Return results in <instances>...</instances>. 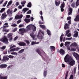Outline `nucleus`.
Returning a JSON list of instances; mask_svg holds the SVG:
<instances>
[{"mask_svg":"<svg viewBox=\"0 0 79 79\" xmlns=\"http://www.w3.org/2000/svg\"><path fill=\"white\" fill-rule=\"evenodd\" d=\"M64 61L65 63H69V64L72 66H74L76 64L75 61L74 60L72 59V57L69 54H67L64 58Z\"/></svg>","mask_w":79,"mask_h":79,"instance_id":"obj_1","label":"nucleus"},{"mask_svg":"<svg viewBox=\"0 0 79 79\" xmlns=\"http://www.w3.org/2000/svg\"><path fill=\"white\" fill-rule=\"evenodd\" d=\"M29 31V28L28 25L27 27V28L26 29L24 28H20L19 29V32H23V33H25V32H26Z\"/></svg>","mask_w":79,"mask_h":79,"instance_id":"obj_2","label":"nucleus"},{"mask_svg":"<svg viewBox=\"0 0 79 79\" xmlns=\"http://www.w3.org/2000/svg\"><path fill=\"white\" fill-rule=\"evenodd\" d=\"M73 55L77 60L78 63H79V55L76 52H73Z\"/></svg>","mask_w":79,"mask_h":79,"instance_id":"obj_3","label":"nucleus"},{"mask_svg":"<svg viewBox=\"0 0 79 79\" xmlns=\"http://www.w3.org/2000/svg\"><path fill=\"white\" fill-rule=\"evenodd\" d=\"M2 41L3 43L6 44H8V40L6 36H4L2 39Z\"/></svg>","mask_w":79,"mask_h":79,"instance_id":"obj_4","label":"nucleus"},{"mask_svg":"<svg viewBox=\"0 0 79 79\" xmlns=\"http://www.w3.org/2000/svg\"><path fill=\"white\" fill-rule=\"evenodd\" d=\"M28 28H29V30H31V29H33V31H36V27H35V26L34 25L30 24V25H28Z\"/></svg>","mask_w":79,"mask_h":79,"instance_id":"obj_5","label":"nucleus"},{"mask_svg":"<svg viewBox=\"0 0 79 79\" xmlns=\"http://www.w3.org/2000/svg\"><path fill=\"white\" fill-rule=\"evenodd\" d=\"M9 60H10V59L8 57V55H6L3 57V59L2 60V61L4 62H6V61H8Z\"/></svg>","mask_w":79,"mask_h":79,"instance_id":"obj_6","label":"nucleus"},{"mask_svg":"<svg viewBox=\"0 0 79 79\" xmlns=\"http://www.w3.org/2000/svg\"><path fill=\"white\" fill-rule=\"evenodd\" d=\"M7 37L9 38V41H11L13 40V33H10L7 34Z\"/></svg>","mask_w":79,"mask_h":79,"instance_id":"obj_7","label":"nucleus"},{"mask_svg":"<svg viewBox=\"0 0 79 79\" xmlns=\"http://www.w3.org/2000/svg\"><path fill=\"white\" fill-rule=\"evenodd\" d=\"M59 53L60 55H63L65 54V51L62 48L59 50Z\"/></svg>","mask_w":79,"mask_h":79,"instance_id":"obj_8","label":"nucleus"},{"mask_svg":"<svg viewBox=\"0 0 79 79\" xmlns=\"http://www.w3.org/2000/svg\"><path fill=\"white\" fill-rule=\"evenodd\" d=\"M36 52H37V53H38L39 55H40V56H42V58H43V60H44V58L43 56H42V55L41 54V52H40V50L39 49H37L36 50Z\"/></svg>","mask_w":79,"mask_h":79,"instance_id":"obj_9","label":"nucleus"},{"mask_svg":"<svg viewBox=\"0 0 79 79\" xmlns=\"http://www.w3.org/2000/svg\"><path fill=\"white\" fill-rule=\"evenodd\" d=\"M37 37H38L39 39H40V40H42V39H44V37H43V36L42 35H41L40 32H39L38 33V34L37 35Z\"/></svg>","mask_w":79,"mask_h":79,"instance_id":"obj_10","label":"nucleus"},{"mask_svg":"<svg viewBox=\"0 0 79 79\" xmlns=\"http://www.w3.org/2000/svg\"><path fill=\"white\" fill-rule=\"evenodd\" d=\"M7 65L6 64H2L0 65V68L1 69H5L6 68Z\"/></svg>","mask_w":79,"mask_h":79,"instance_id":"obj_11","label":"nucleus"},{"mask_svg":"<svg viewBox=\"0 0 79 79\" xmlns=\"http://www.w3.org/2000/svg\"><path fill=\"white\" fill-rule=\"evenodd\" d=\"M20 48H13L10 50V52H13V51H18V50H19V49H20Z\"/></svg>","mask_w":79,"mask_h":79,"instance_id":"obj_12","label":"nucleus"},{"mask_svg":"<svg viewBox=\"0 0 79 79\" xmlns=\"http://www.w3.org/2000/svg\"><path fill=\"white\" fill-rule=\"evenodd\" d=\"M3 74L2 73L0 74V79H7L8 77L6 76L5 77H3Z\"/></svg>","mask_w":79,"mask_h":79,"instance_id":"obj_13","label":"nucleus"},{"mask_svg":"<svg viewBox=\"0 0 79 79\" xmlns=\"http://www.w3.org/2000/svg\"><path fill=\"white\" fill-rule=\"evenodd\" d=\"M6 16H7V15L6 14V12H5L4 13L2 14V19H5V18H6Z\"/></svg>","mask_w":79,"mask_h":79,"instance_id":"obj_14","label":"nucleus"},{"mask_svg":"<svg viewBox=\"0 0 79 79\" xmlns=\"http://www.w3.org/2000/svg\"><path fill=\"white\" fill-rule=\"evenodd\" d=\"M19 45L20 46H25L26 45V44L23 42H20L18 43Z\"/></svg>","mask_w":79,"mask_h":79,"instance_id":"obj_15","label":"nucleus"},{"mask_svg":"<svg viewBox=\"0 0 79 79\" xmlns=\"http://www.w3.org/2000/svg\"><path fill=\"white\" fill-rule=\"evenodd\" d=\"M75 21L78 22L79 21V15H77L76 17L74 19Z\"/></svg>","mask_w":79,"mask_h":79,"instance_id":"obj_16","label":"nucleus"},{"mask_svg":"<svg viewBox=\"0 0 79 79\" xmlns=\"http://www.w3.org/2000/svg\"><path fill=\"white\" fill-rule=\"evenodd\" d=\"M64 29H65V30L69 29V24L67 23H65L64 25Z\"/></svg>","mask_w":79,"mask_h":79,"instance_id":"obj_17","label":"nucleus"},{"mask_svg":"<svg viewBox=\"0 0 79 79\" xmlns=\"http://www.w3.org/2000/svg\"><path fill=\"white\" fill-rule=\"evenodd\" d=\"M7 14L9 15H12V10H10V9H8L6 12Z\"/></svg>","mask_w":79,"mask_h":79,"instance_id":"obj_18","label":"nucleus"},{"mask_svg":"<svg viewBox=\"0 0 79 79\" xmlns=\"http://www.w3.org/2000/svg\"><path fill=\"white\" fill-rule=\"evenodd\" d=\"M69 12L68 13V15H71L72 14V13L73 12V9H72L71 7H70L69 8Z\"/></svg>","mask_w":79,"mask_h":79,"instance_id":"obj_19","label":"nucleus"},{"mask_svg":"<svg viewBox=\"0 0 79 79\" xmlns=\"http://www.w3.org/2000/svg\"><path fill=\"white\" fill-rule=\"evenodd\" d=\"M24 21L27 24L28 23H29L30 21H31V19H25Z\"/></svg>","mask_w":79,"mask_h":79,"instance_id":"obj_20","label":"nucleus"},{"mask_svg":"<svg viewBox=\"0 0 79 79\" xmlns=\"http://www.w3.org/2000/svg\"><path fill=\"white\" fill-rule=\"evenodd\" d=\"M31 37L32 38L33 40H34V38H35V35H34V33H31L30 34Z\"/></svg>","mask_w":79,"mask_h":79,"instance_id":"obj_21","label":"nucleus"},{"mask_svg":"<svg viewBox=\"0 0 79 79\" xmlns=\"http://www.w3.org/2000/svg\"><path fill=\"white\" fill-rule=\"evenodd\" d=\"M50 48L51 51H54L55 50V46H51L50 47Z\"/></svg>","mask_w":79,"mask_h":79,"instance_id":"obj_22","label":"nucleus"},{"mask_svg":"<svg viewBox=\"0 0 79 79\" xmlns=\"http://www.w3.org/2000/svg\"><path fill=\"white\" fill-rule=\"evenodd\" d=\"M71 46H73V47H77V43H76L74 42L72 43L71 44Z\"/></svg>","mask_w":79,"mask_h":79,"instance_id":"obj_23","label":"nucleus"},{"mask_svg":"<svg viewBox=\"0 0 79 79\" xmlns=\"http://www.w3.org/2000/svg\"><path fill=\"white\" fill-rule=\"evenodd\" d=\"M60 3H61V2L60 1H59L58 2L55 1V4L56 6H59V5L60 4Z\"/></svg>","mask_w":79,"mask_h":79,"instance_id":"obj_24","label":"nucleus"},{"mask_svg":"<svg viewBox=\"0 0 79 79\" xmlns=\"http://www.w3.org/2000/svg\"><path fill=\"white\" fill-rule=\"evenodd\" d=\"M76 33H74L73 35V37H77L78 36V33L77 31H76Z\"/></svg>","mask_w":79,"mask_h":79,"instance_id":"obj_25","label":"nucleus"},{"mask_svg":"<svg viewBox=\"0 0 79 79\" xmlns=\"http://www.w3.org/2000/svg\"><path fill=\"white\" fill-rule=\"evenodd\" d=\"M29 10V9L26 8H24L22 10V11H24V14L25 12H26L27 11Z\"/></svg>","mask_w":79,"mask_h":79,"instance_id":"obj_26","label":"nucleus"},{"mask_svg":"<svg viewBox=\"0 0 79 79\" xmlns=\"http://www.w3.org/2000/svg\"><path fill=\"white\" fill-rule=\"evenodd\" d=\"M3 32H9V30H7L6 29V28H3L2 29Z\"/></svg>","mask_w":79,"mask_h":79,"instance_id":"obj_27","label":"nucleus"},{"mask_svg":"<svg viewBox=\"0 0 79 79\" xmlns=\"http://www.w3.org/2000/svg\"><path fill=\"white\" fill-rule=\"evenodd\" d=\"M27 6L28 8H31V6H32V4L31 3V2H29L27 5Z\"/></svg>","mask_w":79,"mask_h":79,"instance_id":"obj_28","label":"nucleus"},{"mask_svg":"<svg viewBox=\"0 0 79 79\" xmlns=\"http://www.w3.org/2000/svg\"><path fill=\"white\" fill-rule=\"evenodd\" d=\"M65 5V4L64 3V2H63V3L61 4L60 6V8H64V6Z\"/></svg>","mask_w":79,"mask_h":79,"instance_id":"obj_29","label":"nucleus"},{"mask_svg":"<svg viewBox=\"0 0 79 79\" xmlns=\"http://www.w3.org/2000/svg\"><path fill=\"white\" fill-rule=\"evenodd\" d=\"M12 2H13V1L11 0L7 4V6L8 7L9 6H10V5H11V4L12 3Z\"/></svg>","mask_w":79,"mask_h":79,"instance_id":"obj_30","label":"nucleus"},{"mask_svg":"<svg viewBox=\"0 0 79 79\" xmlns=\"http://www.w3.org/2000/svg\"><path fill=\"white\" fill-rule=\"evenodd\" d=\"M47 72L46 71H44V77H46V76L47 75Z\"/></svg>","mask_w":79,"mask_h":79,"instance_id":"obj_31","label":"nucleus"},{"mask_svg":"<svg viewBox=\"0 0 79 79\" xmlns=\"http://www.w3.org/2000/svg\"><path fill=\"white\" fill-rule=\"evenodd\" d=\"M24 51V49H22L20 50L19 52H18L19 53H23Z\"/></svg>","mask_w":79,"mask_h":79,"instance_id":"obj_32","label":"nucleus"},{"mask_svg":"<svg viewBox=\"0 0 79 79\" xmlns=\"http://www.w3.org/2000/svg\"><path fill=\"white\" fill-rule=\"evenodd\" d=\"M79 5V0H77L76 3V6H78Z\"/></svg>","mask_w":79,"mask_h":79,"instance_id":"obj_33","label":"nucleus"},{"mask_svg":"<svg viewBox=\"0 0 79 79\" xmlns=\"http://www.w3.org/2000/svg\"><path fill=\"white\" fill-rule=\"evenodd\" d=\"M47 33L48 35H51V32H50V31L49 30H47Z\"/></svg>","mask_w":79,"mask_h":79,"instance_id":"obj_34","label":"nucleus"},{"mask_svg":"<svg viewBox=\"0 0 79 79\" xmlns=\"http://www.w3.org/2000/svg\"><path fill=\"white\" fill-rule=\"evenodd\" d=\"M75 5L76 4L74 2H73L72 4H71V6H72L73 8H75Z\"/></svg>","mask_w":79,"mask_h":79,"instance_id":"obj_35","label":"nucleus"},{"mask_svg":"<svg viewBox=\"0 0 79 79\" xmlns=\"http://www.w3.org/2000/svg\"><path fill=\"white\" fill-rule=\"evenodd\" d=\"M40 27H41L42 29H45V26L44 25H40Z\"/></svg>","mask_w":79,"mask_h":79,"instance_id":"obj_36","label":"nucleus"},{"mask_svg":"<svg viewBox=\"0 0 79 79\" xmlns=\"http://www.w3.org/2000/svg\"><path fill=\"white\" fill-rule=\"evenodd\" d=\"M24 42H26L27 44H28L29 45V44H30V42L29 40H24Z\"/></svg>","mask_w":79,"mask_h":79,"instance_id":"obj_37","label":"nucleus"},{"mask_svg":"<svg viewBox=\"0 0 79 79\" xmlns=\"http://www.w3.org/2000/svg\"><path fill=\"white\" fill-rule=\"evenodd\" d=\"M69 42H65L64 44L65 46L67 47V46L68 45H69Z\"/></svg>","mask_w":79,"mask_h":79,"instance_id":"obj_38","label":"nucleus"},{"mask_svg":"<svg viewBox=\"0 0 79 79\" xmlns=\"http://www.w3.org/2000/svg\"><path fill=\"white\" fill-rule=\"evenodd\" d=\"M5 9H6L5 8H2L0 11V13H2L3 12V11H5Z\"/></svg>","mask_w":79,"mask_h":79,"instance_id":"obj_39","label":"nucleus"},{"mask_svg":"<svg viewBox=\"0 0 79 79\" xmlns=\"http://www.w3.org/2000/svg\"><path fill=\"white\" fill-rule=\"evenodd\" d=\"M68 71H67L66 73V76L64 79H67V78L68 77Z\"/></svg>","mask_w":79,"mask_h":79,"instance_id":"obj_40","label":"nucleus"},{"mask_svg":"<svg viewBox=\"0 0 79 79\" xmlns=\"http://www.w3.org/2000/svg\"><path fill=\"white\" fill-rule=\"evenodd\" d=\"M8 58H14V56H12L11 55H10L8 56Z\"/></svg>","mask_w":79,"mask_h":79,"instance_id":"obj_41","label":"nucleus"},{"mask_svg":"<svg viewBox=\"0 0 79 79\" xmlns=\"http://www.w3.org/2000/svg\"><path fill=\"white\" fill-rule=\"evenodd\" d=\"M77 68V67H75L73 69V71H74V74H76V71Z\"/></svg>","mask_w":79,"mask_h":79,"instance_id":"obj_42","label":"nucleus"},{"mask_svg":"<svg viewBox=\"0 0 79 79\" xmlns=\"http://www.w3.org/2000/svg\"><path fill=\"white\" fill-rule=\"evenodd\" d=\"M18 16H19V19H21L22 18H23V15H18Z\"/></svg>","mask_w":79,"mask_h":79,"instance_id":"obj_43","label":"nucleus"},{"mask_svg":"<svg viewBox=\"0 0 79 79\" xmlns=\"http://www.w3.org/2000/svg\"><path fill=\"white\" fill-rule=\"evenodd\" d=\"M71 50L72 51H76V49L75 48H71Z\"/></svg>","mask_w":79,"mask_h":79,"instance_id":"obj_44","label":"nucleus"},{"mask_svg":"<svg viewBox=\"0 0 79 79\" xmlns=\"http://www.w3.org/2000/svg\"><path fill=\"white\" fill-rule=\"evenodd\" d=\"M26 3V2L25 1H24L21 2V5H23V4H25Z\"/></svg>","mask_w":79,"mask_h":79,"instance_id":"obj_45","label":"nucleus"},{"mask_svg":"<svg viewBox=\"0 0 79 79\" xmlns=\"http://www.w3.org/2000/svg\"><path fill=\"white\" fill-rule=\"evenodd\" d=\"M11 26L12 27H16L17 26V25L16 24H14L12 25H11Z\"/></svg>","mask_w":79,"mask_h":79,"instance_id":"obj_46","label":"nucleus"},{"mask_svg":"<svg viewBox=\"0 0 79 79\" xmlns=\"http://www.w3.org/2000/svg\"><path fill=\"white\" fill-rule=\"evenodd\" d=\"M67 21H69V20H71V17H67Z\"/></svg>","mask_w":79,"mask_h":79,"instance_id":"obj_47","label":"nucleus"},{"mask_svg":"<svg viewBox=\"0 0 79 79\" xmlns=\"http://www.w3.org/2000/svg\"><path fill=\"white\" fill-rule=\"evenodd\" d=\"M35 44H36V42H32L31 43V45H35Z\"/></svg>","mask_w":79,"mask_h":79,"instance_id":"obj_48","label":"nucleus"},{"mask_svg":"<svg viewBox=\"0 0 79 79\" xmlns=\"http://www.w3.org/2000/svg\"><path fill=\"white\" fill-rule=\"evenodd\" d=\"M40 32H41V34H42L43 35H44V32L42 30H40Z\"/></svg>","mask_w":79,"mask_h":79,"instance_id":"obj_49","label":"nucleus"},{"mask_svg":"<svg viewBox=\"0 0 79 79\" xmlns=\"http://www.w3.org/2000/svg\"><path fill=\"white\" fill-rule=\"evenodd\" d=\"M74 78L73 77V75H71L69 79H73Z\"/></svg>","mask_w":79,"mask_h":79,"instance_id":"obj_50","label":"nucleus"},{"mask_svg":"<svg viewBox=\"0 0 79 79\" xmlns=\"http://www.w3.org/2000/svg\"><path fill=\"white\" fill-rule=\"evenodd\" d=\"M63 37H61V36H60V41L61 42H62V40H63Z\"/></svg>","mask_w":79,"mask_h":79,"instance_id":"obj_51","label":"nucleus"},{"mask_svg":"<svg viewBox=\"0 0 79 79\" xmlns=\"http://www.w3.org/2000/svg\"><path fill=\"white\" fill-rule=\"evenodd\" d=\"M18 8L19 9H22L23 8V7L22 6L19 5L18 6Z\"/></svg>","mask_w":79,"mask_h":79,"instance_id":"obj_52","label":"nucleus"},{"mask_svg":"<svg viewBox=\"0 0 79 79\" xmlns=\"http://www.w3.org/2000/svg\"><path fill=\"white\" fill-rule=\"evenodd\" d=\"M3 53L4 55H6L7 54V51H5L3 52Z\"/></svg>","mask_w":79,"mask_h":79,"instance_id":"obj_53","label":"nucleus"},{"mask_svg":"<svg viewBox=\"0 0 79 79\" xmlns=\"http://www.w3.org/2000/svg\"><path fill=\"white\" fill-rule=\"evenodd\" d=\"M31 10H30L28 11L27 13V14H31Z\"/></svg>","mask_w":79,"mask_h":79,"instance_id":"obj_54","label":"nucleus"},{"mask_svg":"<svg viewBox=\"0 0 79 79\" xmlns=\"http://www.w3.org/2000/svg\"><path fill=\"white\" fill-rule=\"evenodd\" d=\"M8 2V1H6L4 4L3 5V6H5L6 4H7V3Z\"/></svg>","mask_w":79,"mask_h":79,"instance_id":"obj_55","label":"nucleus"},{"mask_svg":"<svg viewBox=\"0 0 79 79\" xmlns=\"http://www.w3.org/2000/svg\"><path fill=\"white\" fill-rule=\"evenodd\" d=\"M17 30H18V29L17 28H15L13 30V32H16V31Z\"/></svg>","mask_w":79,"mask_h":79,"instance_id":"obj_56","label":"nucleus"},{"mask_svg":"<svg viewBox=\"0 0 79 79\" xmlns=\"http://www.w3.org/2000/svg\"><path fill=\"white\" fill-rule=\"evenodd\" d=\"M70 32V31L69 30H67L66 31V33H67V34H68L69 33V32Z\"/></svg>","mask_w":79,"mask_h":79,"instance_id":"obj_57","label":"nucleus"},{"mask_svg":"<svg viewBox=\"0 0 79 79\" xmlns=\"http://www.w3.org/2000/svg\"><path fill=\"white\" fill-rule=\"evenodd\" d=\"M15 19H19V17L18 16V15H17V16H16L15 17Z\"/></svg>","mask_w":79,"mask_h":79,"instance_id":"obj_58","label":"nucleus"},{"mask_svg":"<svg viewBox=\"0 0 79 79\" xmlns=\"http://www.w3.org/2000/svg\"><path fill=\"white\" fill-rule=\"evenodd\" d=\"M39 24H44V22H42L41 21H39Z\"/></svg>","mask_w":79,"mask_h":79,"instance_id":"obj_59","label":"nucleus"},{"mask_svg":"<svg viewBox=\"0 0 79 79\" xmlns=\"http://www.w3.org/2000/svg\"><path fill=\"white\" fill-rule=\"evenodd\" d=\"M9 26L8 25H5L3 26V28H6V27H8Z\"/></svg>","mask_w":79,"mask_h":79,"instance_id":"obj_60","label":"nucleus"},{"mask_svg":"<svg viewBox=\"0 0 79 79\" xmlns=\"http://www.w3.org/2000/svg\"><path fill=\"white\" fill-rule=\"evenodd\" d=\"M21 20H19L17 22V24H19V23H21Z\"/></svg>","mask_w":79,"mask_h":79,"instance_id":"obj_61","label":"nucleus"},{"mask_svg":"<svg viewBox=\"0 0 79 79\" xmlns=\"http://www.w3.org/2000/svg\"><path fill=\"white\" fill-rule=\"evenodd\" d=\"M60 8L61 11L62 12H63V11H64V9H63V8L60 7Z\"/></svg>","mask_w":79,"mask_h":79,"instance_id":"obj_62","label":"nucleus"},{"mask_svg":"<svg viewBox=\"0 0 79 79\" xmlns=\"http://www.w3.org/2000/svg\"><path fill=\"white\" fill-rule=\"evenodd\" d=\"M71 34L69 33L67 35V37H71Z\"/></svg>","mask_w":79,"mask_h":79,"instance_id":"obj_63","label":"nucleus"},{"mask_svg":"<svg viewBox=\"0 0 79 79\" xmlns=\"http://www.w3.org/2000/svg\"><path fill=\"white\" fill-rule=\"evenodd\" d=\"M27 18H30V15H27L26 16Z\"/></svg>","mask_w":79,"mask_h":79,"instance_id":"obj_64","label":"nucleus"}]
</instances>
